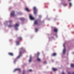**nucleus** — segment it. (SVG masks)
Returning a JSON list of instances; mask_svg holds the SVG:
<instances>
[{
  "label": "nucleus",
  "instance_id": "obj_1",
  "mask_svg": "<svg viewBox=\"0 0 74 74\" xmlns=\"http://www.w3.org/2000/svg\"><path fill=\"white\" fill-rule=\"evenodd\" d=\"M21 49H22L21 51H20L19 52V54L20 55H21L23 53H25V52H26V51L25 49H23V47L21 48Z\"/></svg>",
  "mask_w": 74,
  "mask_h": 74
},
{
  "label": "nucleus",
  "instance_id": "obj_2",
  "mask_svg": "<svg viewBox=\"0 0 74 74\" xmlns=\"http://www.w3.org/2000/svg\"><path fill=\"white\" fill-rule=\"evenodd\" d=\"M33 10L34 11V14H37V9L36 7H34L33 8Z\"/></svg>",
  "mask_w": 74,
  "mask_h": 74
},
{
  "label": "nucleus",
  "instance_id": "obj_3",
  "mask_svg": "<svg viewBox=\"0 0 74 74\" xmlns=\"http://www.w3.org/2000/svg\"><path fill=\"white\" fill-rule=\"evenodd\" d=\"M64 44L63 45V46L64 48L63 51V54H65L66 53V48L65 47V46H64Z\"/></svg>",
  "mask_w": 74,
  "mask_h": 74
},
{
  "label": "nucleus",
  "instance_id": "obj_4",
  "mask_svg": "<svg viewBox=\"0 0 74 74\" xmlns=\"http://www.w3.org/2000/svg\"><path fill=\"white\" fill-rule=\"evenodd\" d=\"M15 12L14 11H13L12 12H11V16H15Z\"/></svg>",
  "mask_w": 74,
  "mask_h": 74
},
{
  "label": "nucleus",
  "instance_id": "obj_5",
  "mask_svg": "<svg viewBox=\"0 0 74 74\" xmlns=\"http://www.w3.org/2000/svg\"><path fill=\"white\" fill-rule=\"evenodd\" d=\"M29 17L31 20H34V18L33 17H32V16L30 14L29 15Z\"/></svg>",
  "mask_w": 74,
  "mask_h": 74
},
{
  "label": "nucleus",
  "instance_id": "obj_6",
  "mask_svg": "<svg viewBox=\"0 0 74 74\" xmlns=\"http://www.w3.org/2000/svg\"><path fill=\"white\" fill-rule=\"evenodd\" d=\"M18 26H19V24H16L14 26L15 27V29H17V28H16Z\"/></svg>",
  "mask_w": 74,
  "mask_h": 74
},
{
  "label": "nucleus",
  "instance_id": "obj_7",
  "mask_svg": "<svg viewBox=\"0 0 74 74\" xmlns=\"http://www.w3.org/2000/svg\"><path fill=\"white\" fill-rule=\"evenodd\" d=\"M19 71V72H21V69H18V68L14 70V71Z\"/></svg>",
  "mask_w": 74,
  "mask_h": 74
},
{
  "label": "nucleus",
  "instance_id": "obj_8",
  "mask_svg": "<svg viewBox=\"0 0 74 74\" xmlns=\"http://www.w3.org/2000/svg\"><path fill=\"white\" fill-rule=\"evenodd\" d=\"M53 30L54 32H56V33H57V32H58V29L56 28H55Z\"/></svg>",
  "mask_w": 74,
  "mask_h": 74
},
{
  "label": "nucleus",
  "instance_id": "obj_9",
  "mask_svg": "<svg viewBox=\"0 0 74 74\" xmlns=\"http://www.w3.org/2000/svg\"><path fill=\"white\" fill-rule=\"evenodd\" d=\"M8 54L9 55H10V56H13V53H9Z\"/></svg>",
  "mask_w": 74,
  "mask_h": 74
},
{
  "label": "nucleus",
  "instance_id": "obj_10",
  "mask_svg": "<svg viewBox=\"0 0 74 74\" xmlns=\"http://www.w3.org/2000/svg\"><path fill=\"white\" fill-rule=\"evenodd\" d=\"M34 25H37V24H38V22L37 21H35L34 22Z\"/></svg>",
  "mask_w": 74,
  "mask_h": 74
},
{
  "label": "nucleus",
  "instance_id": "obj_11",
  "mask_svg": "<svg viewBox=\"0 0 74 74\" xmlns=\"http://www.w3.org/2000/svg\"><path fill=\"white\" fill-rule=\"evenodd\" d=\"M31 61H32V56H30V59L29 60V62H31Z\"/></svg>",
  "mask_w": 74,
  "mask_h": 74
},
{
  "label": "nucleus",
  "instance_id": "obj_12",
  "mask_svg": "<svg viewBox=\"0 0 74 74\" xmlns=\"http://www.w3.org/2000/svg\"><path fill=\"white\" fill-rule=\"evenodd\" d=\"M17 40H22V38L21 37H18V38H17Z\"/></svg>",
  "mask_w": 74,
  "mask_h": 74
},
{
  "label": "nucleus",
  "instance_id": "obj_13",
  "mask_svg": "<svg viewBox=\"0 0 74 74\" xmlns=\"http://www.w3.org/2000/svg\"><path fill=\"white\" fill-rule=\"evenodd\" d=\"M25 10L27 12H29V9L27 8H26Z\"/></svg>",
  "mask_w": 74,
  "mask_h": 74
},
{
  "label": "nucleus",
  "instance_id": "obj_14",
  "mask_svg": "<svg viewBox=\"0 0 74 74\" xmlns=\"http://www.w3.org/2000/svg\"><path fill=\"white\" fill-rule=\"evenodd\" d=\"M56 53H54L52 55V56H56Z\"/></svg>",
  "mask_w": 74,
  "mask_h": 74
},
{
  "label": "nucleus",
  "instance_id": "obj_15",
  "mask_svg": "<svg viewBox=\"0 0 74 74\" xmlns=\"http://www.w3.org/2000/svg\"><path fill=\"white\" fill-rule=\"evenodd\" d=\"M37 60L38 62H40V61H41V60L40 59L38 58H37Z\"/></svg>",
  "mask_w": 74,
  "mask_h": 74
},
{
  "label": "nucleus",
  "instance_id": "obj_16",
  "mask_svg": "<svg viewBox=\"0 0 74 74\" xmlns=\"http://www.w3.org/2000/svg\"><path fill=\"white\" fill-rule=\"evenodd\" d=\"M52 70H53V71H56V70H57V69L54 68H52Z\"/></svg>",
  "mask_w": 74,
  "mask_h": 74
},
{
  "label": "nucleus",
  "instance_id": "obj_17",
  "mask_svg": "<svg viewBox=\"0 0 74 74\" xmlns=\"http://www.w3.org/2000/svg\"><path fill=\"white\" fill-rule=\"evenodd\" d=\"M16 43L18 45V44H19V42L18 41H17L16 42Z\"/></svg>",
  "mask_w": 74,
  "mask_h": 74
},
{
  "label": "nucleus",
  "instance_id": "obj_18",
  "mask_svg": "<svg viewBox=\"0 0 74 74\" xmlns=\"http://www.w3.org/2000/svg\"><path fill=\"white\" fill-rule=\"evenodd\" d=\"M71 67H74V64H71Z\"/></svg>",
  "mask_w": 74,
  "mask_h": 74
},
{
  "label": "nucleus",
  "instance_id": "obj_19",
  "mask_svg": "<svg viewBox=\"0 0 74 74\" xmlns=\"http://www.w3.org/2000/svg\"><path fill=\"white\" fill-rule=\"evenodd\" d=\"M63 5L64 6H67V3H64Z\"/></svg>",
  "mask_w": 74,
  "mask_h": 74
},
{
  "label": "nucleus",
  "instance_id": "obj_20",
  "mask_svg": "<svg viewBox=\"0 0 74 74\" xmlns=\"http://www.w3.org/2000/svg\"><path fill=\"white\" fill-rule=\"evenodd\" d=\"M12 26L11 25H8V27H12Z\"/></svg>",
  "mask_w": 74,
  "mask_h": 74
},
{
  "label": "nucleus",
  "instance_id": "obj_21",
  "mask_svg": "<svg viewBox=\"0 0 74 74\" xmlns=\"http://www.w3.org/2000/svg\"><path fill=\"white\" fill-rule=\"evenodd\" d=\"M25 73V70H23L22 74H24Z\"/></svg>",
  "mask_w": 74,
  "mask_h": 74
},
{
  "label": "nucleus",
  "instance_id": "obj_22",
  "mask_svg": "<svg viewBox=\"0 0 74 74\" xmlns=\"http://www.w3.org/2000/svg\"><path fill=\"white\" fill-rule=\"evenodd\" d=\"M69 5L70 6V7H71L72 5L71 3H70L69 4Z\"/></svg>",
  "mask_w": 74,
  "mask_h": 74
},
{
  "label": "nucleus",
  "instance_id": "obj_23",
  "mask_svg": "<svg viewBox=\"0 0 74 74\" xmlns=\"http://www.w3.org/2000/svg\"><path fill=\"white\" fill-rule=\"evenodd\" d=\"M68 74H71V73L70 72H69ZM72 74H74V72H73Z\"/></svg>",
  "mask_w": 74,
  "mask_h": 74
},
{
  "label": "nucleus",
  "instance_id": "obj_24",
  "mask_svg": "<svg viewBox=\"0 0 74 74\" xmlns=\"http://www.w3.org/2000/svg\"><path fill=\"white\" fill-rule=\"evenodd\" d=\"M38 31V29H35V31L36 32H37Z\"/></svg>",
  "mask_w": 74,
  "mask_h": 74
},
{
  "label": "nucleus",
  "instance_id": "obj_25",
  "mask_svg": "<svg viewBox=\"0 0 74 74\" xmlns=\"http://www.w3.org/2000/svg\"><path fill=\"white\" fill-rule=\"evenodd\" d=\"M20 57V56H18L16 58V59H18V58H19Z\"/></svg>",
  "mask_w": 74,
  "mask_h": 74
},
{
  "label": "nucleus",
  "instance_id": "obj_26",
  "mask_svg": "<svg viewBox=\"0 0 74 74\" xmlns=\"http://www.w3.org/2000/svg\"><path fill=\"white\" fill-rule=\"evenodd\" d=\"M29 71H32V69H30L29 70Z\"/></svg>",
  "mask_w": 74,
  "mask_h": 74
},
{
  "label": "nucleus",
  "instance_id": "obj_27",
  "mask_svg": "<svg viewBox=\"0 0 74 74\" xmlns=\"http://www.w3.org/2000/svg\"><path fill=\"white\" fill-rule=\"evenodd\" d=\"M37 55H38H38H40V53H39V52H38L37 53Z\"/></svg>",
  "mask_w": 74,
  "mask_h": 74
},
{
  "label": "nucleus",
  "instance_id": "obj_28",
  "mask_svg": "<svg viewBox=\"0 0 74 74\" xmlns=\"http://www.w3.org/2000/svg\"><path fill=\"white\" fill-rule=\"evenodd\" d=\"M9 22L10 23H11V22H12V21H10Z\"/></svg>",
  "mask_w": 74,
  "mask_h": 74
},
{
  "label": "nucleus",
  "instance_id": "obj_29",
  "mask_svg": "<svg viewBox=\"0 0 74 74\" xmlns=\"http://www.w3.org/2000/svg\"><path fill=\"white\" fill-rule=\"evenodd\" d=\"M44 63H47V62L46 61L44 62Z\"/></svg>",
  "mask_w": 74,
  "mask_h": 74
},
{
  "label": "nucleus",
  "instance_id": "obj_30",
  "mask_svg": "<svg viewBox=\"0 0 74 74\" xmlns=\"http://www.w3.org/2000/svg\"><path fill=\"white\" fill-rule=\"evenodd\" d=\"M20 19H21V20H23V18H20Z\"/></svg>",
  "mask_w": 74,
  "mask_h": 74
},
{
  "label": "nucleus",
  "instance_id": "obj_31",
  "mask_svg": "<svg viewBox=\"0 0 74 74\" xmlns=\"http://www.w3.org/2000/svg\"><path fill=\"white\" fill-rule=\"evenodd\" d=\"M62 74H64V72H63V73H62Z\"/></svg>",
  "mask_w": 74,
  "mask_h": 74
},
{
  "label": "nucleus",
  "instance_id": "obj_32",
  "mask_svg": "<svg viewBox=\"0 0 74 74\" xmlns=\"http://www.w3.org/2000/svg\"><path fill=\"white\" fill-rule=\"evenodd\" d=\"M68 0L69 1H71V0Z\"/></svg>",
  "mask_w": 74,
  "mask_h": 74
},
{
  "label": "nucleus",
  "instance_id": "obj_33",
  "mask_svg": "<svg viewBox=\"0 0 74 74\" xmlns=\"http://www.w3.org/2000/svg\"><path fill=\"white\" fill-rule=\"evenodd\" d=\"M14 63H15V61H14Z\"/></svg>",
  "mask_w": 74,
  "mask_h": 74
}]
</instances>
